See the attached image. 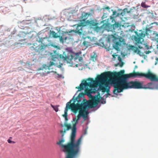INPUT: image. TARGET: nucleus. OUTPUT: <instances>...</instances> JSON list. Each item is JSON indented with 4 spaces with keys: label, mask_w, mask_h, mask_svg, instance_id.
Returning <instances> with one entry per match:
<instances>
[{
    "label": "nucleus",
    "mask_w": 158,
    "mask_h": 158,
    "mask_svg": "<svg viewBox=\"0 0 158 158\" xmlns=\"http://www.w3.org/2000/svg\"><path fill=\"white\" fill-rule=\"evenodd\" d=\"M117 72L114 73L108 71L105 72L98 75L95 80L93 78H89L86 80L84 81L83 83H81L79 86L76 87V88L79 89V91H81L84 89V87L86 88L85 90V93L89 95L91 94L95 93L96 90L95 88L98 85L99 86L100 89L102 90V92H106L107 93L110 92L109 89H106V88L109 87L108 84L106 82V80L108 78H111L112 79L113 83L114 84V89L113 91V93L114 94H116V92L118 93H119L118 92L120 91V89L116 90L115 87L117 83L118 82L120 78L117 76Z\"/></svg>",
    "instance_id": "nucleus-1"
},
{
    "label": "nucleus",
    "mask_w": 158,
    "mask_h": 158,
    "mask_svg": "<svg viewBox=\"0 0 158 158\" xmlns=\"http://www.w3.org/2000/svg\"><path fill=\"white\" fill-rule=\"evenodd\" d=\"M85 109H83L82 107L78 109L77 111H79V114L77 118H73V119L72 122L73 127L69 142L65 144H63L62 143L65 141V140L63 139L60 140L57 143L58 145L60 146L63 151L67 154L66 158H74L80 153L82 138L80 137L75 142L77 130L76 125L78 123V121L81 116L84 119L82 123L87 119L88 113Z\"/></svg>",
    "instance_id": "nucleus-2"
},
{
    "label": "nucleus",
    "mask_w": 158,
    "mask_h": 158,
    "mask_svg": "<svg viewBox=\"0 0 158 158\" xmlns=\"http://www.w3.org/2000/svg\"><path fill=\"white\" fill-rule=\"evenodd\" d=\"M128 79L120 78L118 82L115 86L116 90L120 89V91L118 92H122L124 89H142L143 87V82H140L137 81H127Z\"/></svg>",
    "instance_id": "nucleus-3"
},
{
    "label": "nucleus",
    "mask_w": 158,
    "mask_h": 158,
    "mask_svg": "<svg viewBox=\"0 0 158 158\" xmlns=\"http://www.w3.org/2000/svg\"><path fill=\"white\" fill-rule=\"evenodd\" d=\"M150 31V30L148 28L146 29L145 31L142 30L134 31L136 35L134 37L135 41V45L139 49L143 48V46L144 44L143 43L144 40L143 38L146 35H149L148 31Z\"/></svg>",
    "instance_id": "nucleus-4"
},
{
    "label": "nucleus",
    "mask_w": 158,
    "mask_h": 158,
    "mask_svg": "<svg viewBox=\"0 0 158 158\" xmlns=\"http://www.w3.org/2000/svg\"><path fill=\"white\" fill-rule=\"evenodd\" d=\"M85 94L83 93H80L76 98L73 97L71 100L73 102L72 104H74V106L77 109L82 107L84 109L86 108L87 102L86 100L84 98Z\"/></svg>",
    "instance_id": "nucleus-5"
},
{
    "label": "nucleus",
    "mask_w": 158,
    "mask_h": 158,
    "mask_svg": "<svg viewBox=\"0 0 158 158\" xmlns=\"http://www.w3.org/2000/svg\"><path fill=\"white\" fill-rule=\"evenodd\" d=\"M54 63L53 62L51 61L48 66L46 64H43L40 68L38 69V71L42 70V72L41 73L44 75H46L50 73L53 72L52 70V68L51 69L52 66L54 64Z\"/></svg>",
    "instance_id": "nucleus-6"
},
{
    "label": "nucleus",
    "mask_w": 158,
    "mask_h": 158,
    "mask_svg": "<svg viewBox=\"0 0 158 158\" xmlns=\"http://www.w3.org/2000/svg\"><path fill=\"white\" fill-rule=\"evenodd\" d=\"M114 22V21L113 22ZM115 23L114 24L110 25L109 23L104 24L101 27V28H104L107 30L108 31H112L114 32V30L116 28H118L121 26V25L118 23L114 22Z\"/></svg>",
    "instance_id": "nucleus-7"
},
{
    "label": "nucleus",
    "mask_w": 158,
    "mask_h": 158,
    "mask_svg": "<svg viewBox=\"0 0 158 158\" xmlns=\"http://www.w3.org/2000/svg\"><path fill=\"white\" fill-rule=\"evenodd\" d=\"M72 102V100H70L69 102L67 103L64 110V114L62 115V116L64 118L67 117L68 109H71L72 111L75 113L77 112L78 109L74 106V104H71Z\"/></svg>",
    "instance_id": "nucleus-8"
},
{
    "label": "nucleus",
    "mask_w": 158,
    "mask_h": 158,
    "mask_svg": "<svg viewBox=\"0 0 158 158\" xmlns=\"http://www.w3.org/2000/svg\"><path fill=\"white\" fill-rule=\"evenodd\" d=\"M100 102V99L97 96H92L91 100L87 102L86 107L88 106L89 108H93L96 107Z\"/></svg>",
    "instance_id": "nucleus-9"
},
{
    "label": "nucleus",
    "mask_w": 158,
    "mask_h": 158,
    "mask_svg": "<svg viewBox=\"0 0 158 158\" xmlns=\"http://www.w3.org/2000/svg\"><path fill=\"white\" fill-rule=\"evenodd\" d=\"M83 27L80 25L79 24H78L77 27H76L75 30H71L70 31H67L66 33H70L72 32H75L81 35L82 34L83 32L82 30Z\"/></svg>",
    "instance_id": "nucleus-10"
},
{
    "label": "nucleus",
    "mask_w": 158,
    "mask_h": 158,
    "mask_svg": "<svg viewBox=\"0 0 158 158\" xmlns=\"http://www.w3.org/2000/svg\"><path fill=\"white\" fill-rule=\"evenodd\" d=\"M28 34L25 33L23 31L20 32L19 34L18 35V38L19 39V40L21 41H24L27 37H28Z\"/></svg>",
    "instance_id": "nucleus-11"
},
{
    "label": "nucleus",
    "mask_w": 158,
    "mask_h": 158,
    "mask_svg": "<svg viewBox=\"0 0 158 158\" xmlns=\"http://www.w3.org/2000/svg\"><path fill=\"white\" fill-rule=\"evenodd\" d=\"M38 42L41 43L42 44L46 45L49 46L50 45V41L48 39V38L47 36L44 38H40Z\"/></svg>",
    "instance_id": "nucleus-12"
},
{
    "label": "nucleus",
    "mask_w": 158,
    "mask_h": 158,
    "mask_svg": "<svg viewBox=\"0 0 158 158\" xmlns=\"http://www.w3.org/2000/svg\"><path fill=\"white\" fill-rule=\"evenodd\" d=\"M33 45L34 46H33V48H34L35 50H41L43 49H44L46 47H48V45H46L42 44L40 46V48L38 47V46H37V44H33Z\"/></svg>",
    "instance_id": "nucleus-13"
},
{
    "label": "nucleus",
    "mask_w": 158,
    "mask_h": 158,
    "mask_svg": "<svg viewBox=\"0 0 158 158\" xmlns=\"http://www.w3.org/2000/svg\"><path fill=\"white\" fill-rule=\"evenodd\" d=\"M130 48L135 53H137L139 54V55H142L143 53H141L140 52V51L138 49V48L136 47H135V46L133 45H131L130 46Z\"/></svg>",
    "instance_id": "nucleus-14"
},
{
    "label": "nucleus",
    "mask_w": 158,
    "mask_h": 158,
    "mask_svg": "<svg viewBox=\"0 0 158 158\" xmlns=\"http://www.w3.org/2000/svg\"><path fill=\"white\" fill-rule=\"evenodd\" d=\"M87 26H89L90 27H93L96 26L98 23L95 22L94 21L87 20Z\"/></svg>",
    "instance_id": "nucleus-15"
},
{
    "label": "nucleus",
    "mask_w": 158,
    "mask_h": 158,
    "mask_svg": "<svg viewBox=\"0 0 158 158\" xmlns=\"http://www.w3.org/2000/svg\"><path fill=\"white\" fill-rule=\"evenodd\" d=\"M107 14L106 13H104L103 16H102V20L101 23H104L105 22H106L107 23H105V24H108V20H109V19H105L104 20V19H106L107 18Z\"/></svg>",
    "instance_id": "nucleus-16"
},
{
    "label": "nucleus",
    "mask_w": 158,
    "mask_h": 158,
    "mask_svg": "<svg viewBox=\"0 0 158 158\" xmlns=\"http://www.w3.org/2000/svg\"><path fill=\"white\" fill-rule=\"evenodd\" d=\"M18 24L19 27L21 29H24L23 27H27V23L23 21L19 23Z\"/></svg>",
    "instance_id": "nucleus-17"
},
{
    "label": "nucleus",
    "mask_w": 158,
    "mask_h": 158,
    "mask_svg": "<svg viewBox=\"0 0 158 158\" xmlns=\"http://www.w3.org/2000/svg\"><path fill=\"white\" fill-rule=\"evenodd\" d=\"M90 15V13H86L83 12L81 15V18L82 19H85L86 20L88 18V17Z\"/></svg>",
    "instance_id": "nucleus-18"
},
{
    "label": "nucleus",
    "mask_w": 158,
    "mask_h": 158,
    "mask_svg": "<svg viewBox=\"0 0 158 158\" xmlns=\"http://www.w3.org/2000/svg\"><path fill=\"white\" fill-rule=\"evenodd\" d=\"M117 12L116 11H114L113 12L112 15L114 16V17H112L111 16H110V18L111 20H112V22H113L114 21L115 22V20L114 19V17H116L119 16V14L118 13L116 14Z\"/></svg>",
    "instance_id": "nucleus-19"
},
{
    "label": "nucleus",
    "mask_w": 158,
    "mask_h": 158,
    "mask_svg": "<svg viewBox=\"0 0 158 158\" xmlns=\"http://www.w3.org/2000/svg\"><path fill=\"white\" fill-rule=\"evenodd\" d=\"M58 37L59 38L60 41V42L63 43L64 41H66L67 39V37L65 36L64 35H63L62 36H59Z\"/></svg>",
    "instance_id": "nucleus-20"
},
{
    "label": "nucleus",
    "mask_w": 158,
    "mask_h": 158,
    "mask_svg": "<svg viewBox=\"0 0 158 158\" xmlns=\"http://www.w3.org/2000/svg\"><path fill=\"white\" fill-rule=\"evenodd\" d=\"M79 24L83 27L87 26V20L82 19L80 21Z\"/></svg>",
    "instance_id": "nucleus-21"
},
{
    "label": "nucleus",
    "mask_w": 158,
    "mask_h": 158,
    "mask_svg": "<svg viewBox=\"0 0 158 158\" xmlns=\"http://www.w3.org/2000/svg\"><path fill=\"white\" fill-rule=\"evenodd\" d=\"M50 35H52L54 38H58V35L54 31H50Z\"/></svg>",
    "instance_id": "nucleus-22"
},
{
    "label": "nucleus",
    "mask_w": 158,
    "mask_h": 158,
    "mask_svg": "<svg viewBox=\"0 0 158 158\" xmlns=\"http://www.w3.org/2000/svg\"><path fill=\"white\" fill-rule=\"evenodd\" d=\"M120 44L119 42H116L115 45L114 46V47L117 50H119V46H120Z\"/></svg>",
    "instance_id": "nucleus-23"
},
{
    "label": "nucleus",
    "mask_w": 158,
    "mask_h": 158,
    "mask_svg": "<svg viewBox=\"0 0 158 158\" xmlns=\"http://www.w3.org/2000/svg\"><path fill=\"white\" fill-rule=\"evenodd\" d=\"M51 106L56 112H57L58 111L59 109L58 107L60 106L59 105L54 106L51 104Z\"/></svg>",
    "instance_id": "nucleus-24"
},
{
    "label": "nucleus",
    "mask_w": 158,
    "mask_h": 158,
    "mask_svg": "<svg viewBox=\"0 0 158 158\" xmlns=\"http://www.w3.org/2000/svg\"><path fill=\"white\" fill-rule=\"evenodd\" d=\"M62 59L65 61L67 63H69L70 60L68 56H66L64 57L63 56Z\"/></svg>",
    "instance_id": "nucleus-25"
},
{
    "label": "nucleus",
    "mask_w": 158,
    "mask_h": 158,
    "mask_svg": "<svg viewBox=\"0 0 158 158\" xmlns=\"http://www.w3.org/2000/svg\"><path fill=\"white\" fill-rule=\"evenodd\" d=\"M64 126L67 127V130H69L71 128V125L69 124H65Z\"/></svg>",
    "instance_id": "nucleus-26"
},
{
    "label": "nucleus",
    "mask_w": 158,
    "mask_h": 158,
    "mask_svg": "<svg viewBox=\"0 0 158 158\" xmlns=\"http://www.w3.org/2000/svg\"><path fill=\"white\" fill-rule=\"evenodd\" d=\"M107 42L106 41H104L103 42L101 43V46H102L103 47H104L105 48H106L107 47V45L106 44V43H107Z\"/></svg>",
    "instance_id": "nucleus-27"
},
{
    "label": "nucleus",
    "mask_w": 158,
    "mask_h": 158,
    "mask_svg": "<svg viewBox=\"0 0 158 158\" xmlns=\"http://www.w3.org/2000/svg\"><path fill=\"white\" fill-rule=\"evenodd\" d=\"M141 6L144 8H147L148 7H149L150 6H147L146 5L145 3L144 2H142L141 4Z\"/></svg>",
    "instance_id": "nucleus-28"
},
{
    "label": "nucleus",
    "mask_w": 158,
    "mask_h": 158,
    "mask_svg": "<svg viewBox=\"0 0 158 158\" xmlns=\"http://www.w3.org/2000/svg\"><path fill=\"white\" fill-rule=\"evenodd\" d=\"M66 132V130L64 129V131L61 130L60 131V132L61 134H62V137H63L64 135V134Z\"/></svg>",
    "instance_id": "nucleus-29"
},
{
    "label": "nucleus",
    "mask_w": 158,
    "mask_h": 158,
    "mask_svg": "<svg viewBox=\"0 0 158 158\" xmlns=\"http://www.w3.org/2000/svg\"><path fill=\"white\" fill-rule=\"evenodd\" d=\"M95 28L96 30H99L101 29V28L98 26L97 25L96 26H95Z\"/></svg>",
    "instance_id": "nucleus-30"
},
{
    "label": "nucleus",
    "mask_w": 158,
    "mask_h": 158,
    "mask_svg": "<svg viewBox=\"0 0 158 158\" xmlns=\"http://www.w3.org/2000/svg\"><path fill=\"white\" fill-rule=\"evenodd\" d=\"M7 141L8 142V143H15V142L12 141L10 140V139H8L7 140Z\"/></svg>",
    "instance_id": "nucleus-31"
},
{
    "label": "nucleus",
    "mask_w": 158,
    "mask_h": 158,
    "mask_svg": "<svg viewBox=\"0 0 158 158\" xmlns=\"http://www.w3.org/2000/svg\"><path fill=\"white\" fill-rule=\"evenodd\" d=\"M110 8L109 6H106V7L103 8V10H105V9H106V10H110Z\"/></svg>",
    "instance_id": "nucleus-32"
},
{
    "label": "nucleus",
    "mask_w": 158,
    "mask_h": 158,
    "mask_svg": "<svg viewBox=\"0 0 158 158\" xmlns=\"http://www.w3.org/2000/svg\"><path fill=\"white\" fill-rule=\"evenodd\" d=\"M118 60L119 61H120V62L122 61V58H121L120 56H118Z\"/></svg>",
    "instance_id": "nucleus-33"
},
{
    "label": "nucleus",
    "mask_w": 158,
    "mask_h": 158,
    "mask_svg": "<svg viewBox=\"0 0 158 158\" xmlns=\"http://www.w3.org/2000/svg\"><path fill=\"white\" fill-rule=\"evenodd\" d=\"M121 63L120 64V66L121 67H122L123 65V64H124V63L123 62H122V61H121Z\"/></svg>",
    "instance_id": "nucleus-34"
},
{
    "label": "nucleus",
    "mask_w": 158,
    "mask_h": 158,
    "mask_svg": "<svg viewBox=\"0 0 158 158\" xmlns=\"http://www.w3.org/2000/svg\"><path fill=\"white\" fill-rule=\"evenodd\" d=\"M151 52V51L149 50V51H147L145 53H146V54H149V53H150Z\"/></svg>",
    "instance_id": "nucleus-35"
},
{
    "label": "nucleus",
    "mask_w": 158,
    "mask_h": 158,
    "mask_svg": "<svg viewBox=\"0 0 158 158\" xmlns=\"http://www.w3.org/2000/svg\"><path fill=\"white\" fill-rule=\"evenodd\" d=\"M156 61L155 62V64L156 65L157 64V62H158V58H156Z\"/></svg>",
    "instance_id": "nucleus-36"
},
{
    "label": "nucleus",
    "mask_w": 158,
    "mask_h": 158,
    "mask_svg": "<svg viewBox=\"0 0 158 158\" xmlns=\"http://www.w3.org/2000/svg\"><path fill=\"white\" fill-rule=\"evenodd\" d=\"M83 44L84 45H85L86 44V41H84V42H83Z\"/></svg>",
    "instance_id": "nucleus-37"
},
{
    "label": "nucleus",
    "mask_w": 158,
    "mask_h": 158,
    "mask_svg": "<svg viewBox=\"0 0 158 158\" xmlns=\"http://www.w3.org/2000/svg\"><path fill=\"white\" fill-rule=\"evenodd\" d=\"M65 120L66 121H67L68 120V117H65Z\"/></svg>",
    "instance_id": "nucleus-38"
},
{
    "label": "nucleus",
    "mask_w": 158,
    "mask_h": 158,
    "mask_svg": "<svg viewBox=\"0 0 158 158\" xmlns=\"http://www.w3.org/2000/svg\"><path fill=\"white\" fill-rule=\"evenodd\" d=\"M76 55H77V57L75 58L76 60L77 59V57L78 56V53H77L76 54Z\"/></svg>",
    "instance_id": "nucleus-39"
},
{
    "label": "nucleus",
    "mask_w": 158,
    "mask_h": 158,
    "mask_svg": "<svg viewBox=\"0 0 158 158\" xmlns=\"http://www.w3.org/2000/svg\"><path fill=\"white\" fill-rule=\"evenodd\" d=\"M135 69L137 68H138V67H137V65H135Z\"/></svg>",
    "instance_id": "nucleus-40"
},
{
    "label": "nucleus",
    "mask_w": 158,
    "mask_h": 158,
    "mask_svg": "<svg viewBox=\"0 0 158 158\" xmlns=\"http://www.w3.org/2000/svg\"><path fill=\"white\" fill-rule=\"evenodd\" d=\"M107 94L108 95H110V94L109 93V92L107 93Z\"/></svg>",
    "instance_id": "nucleus-41"
},
{
    "label": "nucleus",
    "mask_w": 158,
    "mask_h": 158,
    "mask_svg": "<svg viewBox=\"0 0 158 158\" xmlns=\"http://www.w3.org/2000/svg\"><path fill=\"white\" fill-rule=\"evenodd\" d=\"M118 64H115V66H118Z\"/></svg>",
    "instance_id": "nucleus-42"
},
{
    "label": "nucleus",
    "mask_w": 158,
    "mask_h": 158,
    "mask_svg": "<svg viewBox=\"0 0 158 158\" xmlns=\"http://www.w3.org/2000/svg\"><path fill=\"white\" fill-rule=\"evenodd\" d=\"M123 13V12H122V13H121V14H120V15H122V16H123V15H122Z\"/></svg>",
    "instance_id": "nucleus-43"
},
{
    "label": "nucleus",
    "mask_w": 158,
    "mask_h": 158,
    "mask_svg": "<svg viewBox=\"0 0 158 158\" xmlns=\"http://www.w3.org/2000/svg\"><path fill=\"white\" fill-rule=\"evenodd\" d=\"M81 57H79V60H80V59H81Z\"/></svg>",
    "instance_id": "nucleus-44"
},
{
    "label": "nucleus",
    "mask_w": 158,
    "mask_h": 158,
    "mask_svg": "<svg viewBox=\"0 0 158 158\" xmlns=\"http://www.w3.org/2000/svg\"><path fill=\"white\" fill-rule=\"evenodd\" d=\"M17 44H20V43H17Z\"/></svg>",
    "instance_id": "nucleus-45"
},
{
    "label": "nucleus",
    "mask_w": 158,
    "mask_h": 158,
    "mask_svg": "<svg viewBox=\"0 0 158 158\" xmlns=\"http://www.w3.org/2000/svg\"><path fill=\"white\" fill-rule=\"evenodd\" d=\"M91 57H92V58H93V57H94V56H92Z\"/></svg>",
    "instance_id": "nucleus-46"
},
{
    "label": "nucleus",
    "mask_w": 158,
    "mask_h": 158,
    "mask_svg": "<svg viewBox=\"0 0 158 158\" xmlns=\"http://www.w3.org/2000/svg\"><path fill=\"white\" fill-rule=\"evenodd\" d=\"M55 73H56V72H55Z\"/></svg>",
    "instance_id": "nucleus-47"
},
{
    "label": "nucleus",
    "mask_w": 158,
    "mask_h": 158,
    "mask_svg": "<svg viewBox=\"0 0 158 158\" xmlns=\"http://www.w3.org/2000/svg\"><path fill=\"white\" fill-rule=\"evenodd\" d=\"M13 45H14V46H15V44H13Z\"/></svg>",
    "instance_id": "nucleus-48"
},
{
    "label": "nucleus",
    "mask_w": 158,
    "mask_h": 158,
    "mask_svg": "<svg viewBox=\"0 0 158 158\" xmlns=\"http://www.w3.org/2000/svg\"><path fill=\"white\" fill-rule=\"evenodd\" d=\"M12 138V137H10V138Z\"/></svg>",
    "instance_id": "nucleus-49"
}]
</instances>
